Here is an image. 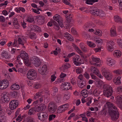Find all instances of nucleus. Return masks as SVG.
I'll list each match as a JSON object with an SVG mask.
<instances>
[{
    "label": "nucleus",
    "mask_w": 122,
    "mask_h": 122,
    "mask_svg": "<svg viewBox=\"0 0 122 122\" xmlns=\"http://www.w3.org/2000/svg\"><path fill=\"white\" fill-rule=\"evenodd\" d=\"M109 112L111 117V119L113 121H115L118 119L119 115L118 111L112 109H109Z\"/></svg>",
    "instance_id": "7ed1b4c3"
},
{
    "label": "nucleus",
    "mask_w": 122,
    "mask_h": 122,
    "mask_svg": "<svg viewBox=\"0 0 122 122\" xmlns=\"http://www.w3.org/2000/svg\"><path fill=\"white\" fill-rule=\"evenodd\" d=\"M121 77L119 76L117 77H116L114 78L113 80L114 82L116 83V84H119L121 83L120 79Z\"/></svg>",
    "instance_id": "6ab92c4d"
},
{
    "label": "nucleus",
    "mask_w": 122,
    "mask_h": 122,
    "mask_svg": "<svg viewBox=\"0 0 122 122\" xmlns=\"http://www.w3.org/2000/svg\"><path fill=\"white\" fill-rule=\"evenodd\" d=\"M53 93L52 94L53 96H55V93L57 92L58 91V89L56 87H54L53 88Z\"/></svg>",
    "instance_id": "a18cd8bd"
},
{
    "label": "nucleus",
    "mask_w": 122,
    "mask_h": 122,
    "mask_svg": "<svg viewBox=\"0 0 122 122\" xmlns=\"http://www.w3.org/2000/svg\"><path fill=\"white\" fill-rule=\"evenodd\" d=\"M10 95L12 97H16L17 96V92L12 91L10 93Z\"/></svg>",
    "instance_id": "7c9ffc66"
},
{
    "label": "nucleus",
    "mask_w": 122,
    "mask_h": 122,
    "mask_svg": "<svg viewBox=\"0 0 122 122\" xmlns=\"http://www.w3.org/2000/svg\"><path fill=\"white\" fill-rule=\"evenodd\" d=\"M57 108V106L53 103L52 104L49 103L48 107L49 110L50 111H52L53 112L56 111V109Z\"/></svg>",
    "instance_id": "ddd939ff"
},
{
    "label": "nucleus",
    "mask_w": 122,
    "mask_h": 122,
    "mask_svg": "<svg viewBox=\"0 0 122 122\" xmlns=\"http://www.w3.org/2000/svg\"><path fill=\"white\" fill-rule=\"evenodd\" d=\"M47 66L46 65H44L42 67H40L38 69L39 73L41 75H45L47 73Z\"/></svg>",
    "instance_id": "1a4fd4ad"
},
{
    "label": "nucleus",
    "mask_w": 122,
    "mask_h": 122,
    "mask_svg": "<svg viewBox=\"0 0 122 122\" xmlns=\"http://www.w3.org/2000/svg\"><path fill=\"white\" fill-rule=\"evenodd\" d=\"M46 108V106L45 105H40V106L36 107V109L35 110V112H40L44 111Z\"/></svg>",
    "instance_id": "4468645a"
},
{
    "label": "nucleus",
    "mask_w": 122,
    "mask_h": 122,
    "mask_svg": "<svg viewBox=\"0 0 122 122\" xmlns=\"http://www.w3.org/2000/svg\"><path fill=\"white\" fill-rule=\"evenodd\" d=\"M114 72L118 74H122V70H118L114 71Z\"/></svg>",
    "instance_id": "de8ad7c7"
},
{
    "label": "nucleus",
    "mask_w": 122,
    "mask_h": 122,
    "mask_svg": "<svg viewBox=\"0 0 122 122\" xmlns=\"http://www.w3.org/2000/svg\"><path fill=\"white\" fill-rule=\"evenodd\" d=\"M87 43L88 45L90 47L93 48L96 46L95 44L92 42L88 41L87 42Z\"/></svg>",
    "instance_id": "2f4dec72"
},
{
    "label": "nucleus",
    "mask_w": 122,
    "mask_h": 122,
    "mask_svg": "<svg viewBox=\"0 0 122 122\" xmlns=\"http://www.w3.org/2000/svg\"><path fill=\"white\" fill-rule=\"evenodd\" d=\"M91 12L94 15L96 14L97 15H99V14L103 13V11L102 10H98L94 9L91 10Z\"/></svg>",
    "instance_id": "a211bd4d"
},
{
    "label": "nucleus",
    "mask_w": 122,
    "mask_h": 122,
    "mask_svg": "<svg viewBox=\"0 0 122 122\" xmlns=\"http://www.w3.org/2000/svg\"><path fill=\"white\" fill-rule=\"evenodd\" d=\"M77 84L78 85V86L81 88H82L83 87V86H85V85H84L83 82H81V83H78Z\"/></svg>",
    "instance_id": "052dcab7"
},
{
    "label": "nucleus",
    "mask_w": 122,
    "mask_h": 122,
    "mask_svg": "<svg viewBox=\"0 0 122 122\" xmlns=\"http://www.w3.org/2000/svg\"><path fill=\"white\" fill-rule=\"evenodd\" d=\"M9 82L6 79L0 81V89L3 90L7 88L9 85Z\"/></svg>",
    "instance_id": "0eeeda50"
},
{
    "label": "nucleus",
    "mask_w": 122,
    "mask_h": 122,
    "mask_svg": "<svg viewBox=\"0 0 122 122\" xmlns=\"http://www.w3.org/2000/svg\"><path fill=\"white\" fill-rule=\"evenodd\" d=\"M80 48L84 52H87L88 49L86 47L84 46L83 44L81 43H80Z\"/></svg>",
    "instance_id": "393cba45"
},
{
    "label": "nucleus",
    "mask_w": 122,
    "mask_h": 122,
    "mask_svg": "<svg viewBox=\"0 0 122 122\" xmlns=\"http://www.w3.org/2000/svg\"><path fill=\"white\" fill-rule=\"evenodd\" d=\"M85 77L87 79H88L89 78V76L88 73L85 72L84 74Z\"/></svg>",
    "instance_id": "4d7b16f0"
},
{
    "label": "nucleus",
    "mask_w": 122,
    "mask_h": 122,
    "mask_svg": "<svg viewBox=\"0 0 122 122\" xmlns=\"http://www.w3.org/2000/svg\"><path fill=\"white\" fill-rule=\"evenodd\" d=\"M114 19L115 21L117 22H120L122 23V20L119 16H114Z\"/></svg>",
    "instance_id": "4be33fe9"
},
{
    "label": "nucleus",
    "mask_w": 122,
    "mask_h": 122,
    "mask_svg": "<svg viewBox=\"0 0 122 122\" xmlns=\"http://www.w3.org/2000/svg\"><path fill=\"white\" fill-rule=\"evenodd\" d=\"M92 59L93 61L96 62L97 63H99V61L100 59L99 58H96L93 56H92Z\"/></svg>",
    "instance_id": "ea45409f"
},
{
    "label": "nucleus",
    "mask_w": 122,
    "mask_h": 122,
    "mask_svg": "<svg viewBox=\"0 0 122 122\" xmlns=\"http://www.w3.org/2000/svg\"><path fill=\"white\" fill-rule=\"evenodd\" d=\"M10 88L12 90H18L20 88V87L19 85L15 83L11 86Z\"/></svg>",
    "instance_id": "b1692460"
},
{
    "label": "nucleus",
    "mask_w": 122,
    "mask_h": 122,
    "mask_svg": "<svg viewBox=\"0 0 122 122\" xmlns=\"http://www.w3.org/2000/svg\"><path fill=\"white\" fill-rule=\"evenodd\" d=\"M91 100L92 99L90 97H89L88 98L87 100L89 101L86 103L87 106H89L90 105V104L92 102Z\"/></svg>",
    "instance_id": "3c124183"
},
{
    "label": "nucleus",
    "mask_w": 122,
    "mask_h": 122,
    "mask_svg": "<svg viewBox=\"0 0 122 122\" xmlns=\"http://www.w3.org/2000/svg\"><path fill=\"white\" fill-rule=\"evenodd\" d=\"M113 29L112 28L110 30V35L112 36H115L117 35L115 30V26H114Z\"/></svg>",
    "instance_id": "aec40b11"
},
{
    "label": "nucleus",
    "mask_w": 122,
    "mask_h": 122,
    "mask_svg": "<svg viewBox=\"0 0 122 122\" xmlns=\"http://www.w3.org/2000/svg\"><path fill=\"white\" fill-rule=\"evenodd\" d=\"M5 18L3 16H0V21L1 22H3L5 21Z\"/></svg>",
    "instance_id": "864d4df0"
},
{
    "label": "nucleus",
    "mask_w": 122,
    "mask_h": 122,
    "mask_svg": "<svg viewBox=\"0 0 122 122\" xmlns=\"http://www.w3.org/2000/svg\"><path fill=\"white\" fill-rule=\"evenodd\" d=\"M63 3L67 5H69L70 6H72V5L68 2L67 0H64L63 1Z\"/></svg>",
    "instance_id": "49530a36"
},
{
    "label": "nucleus",
    "mask_w": 122,
    "mask_h": 122,
    "mask_svg": "<svg viewBox=\"0 0 122 122\" xmlns=\"http://www.w3.org/2000/svg\"><path fill=\"white\" fill-rule=\"evenodd\" d=\"M21 57L24 60V62L25 65L27 66L30 65V63L29 62V59L28 54L24 51H21L20 53Z\"/></svg>",
    "instance_id": "f03ea898"
},
{
    "label": "nucleus",
    "mask_w": 122,
    "mask_h": 122,
    "mask_svg": "<svg viewBox=\"0 0 122 122\" xmlns=\"http://www.w3.org/2000/svg\"><path fill=\"white\" fill-rule=\"evenodd\" d=\"M21 24L24 28H25L26 27V26H25V25L26 24L25 23L24 21L23 23L21 22Z\"/></svg>",
    "instance_id": "338daca9"
},
{
    "label": "nucleus",
    "mask_w": 122,
    "mask_h": 122,
    "mask_svg": "<svg viewBox=\"0 0 122 122\" xmlns=\"http://www.w3.org/2000/svg\"><path fill=\"white\" fill-rule=\"evenodd\" d=\"M27 20L29 22H32L34 21V19L33 16H29L27 19Z\"/></svg>",
    "instance_id": "473e14b6"
},
{
    "label": "nucleus",
    "mask_w": 122,
    "mask_h": 122,
    "mask_svg": "<svg viewBox=\"0 0 122 122\" xmlns=\"http://www.w3.org/2000/svg\"><path fill=\"white\" fill-rule=\"evenodd\" d=\"M67 23H69L72 20V17L70 16H66Z\"/></svg>",
    "instance_id": "72a5a7b5"
},
{
    "label": "nucleus",
    "mask_w": 122,
    "mask_h": 122,
    "mask_svg": "<svg viewBox=\"0 0 122 122\" xmlns=\"http://www.w3.org/2000/svg\"><path fill=\"white\" fill-rule=\"evenodd\" d=\"M81 92V94L82 95V96L83 97H84V98H85L86 97H87L89 93V92Z\"/></svg>",
    "instance_id": "a19ab883"
},
{
    "label": "nucleus",
    "mask_w": 122,
    "mask_h": 122,
    "mask_svg": "<svg viewBox=\"0 0 122 122\" xmlns=\"http://www.w3.org/2000/svg\"><path fill=\"white\" fill-rule=\"evenodd\" d=\"M70 84L69 82H66H66H65V83L64 82V83H62L61 84V86H62V85H64L65 86H66V87H67L70 86Z\"/></svg>",
    "instance_id": "09e8293b"
},
{
    "label": "nucleus",
    "mask_w": 122,
    "mask_h": 122,
    "mask_svg": "<svg viewBox=\"0 0 122 122\" xmlns=\"http://www.w3.org/2000/svg\"><path fill=\"white\" fill-rule=\"evenodd\" d=\"M101 51V48L99 47L96 49H95V51L96 52H100Z\"/></svg>",
    "instance_id": "774afa93"
},
{
    "label": "nucleus",
    "mask_w": 122,
    "mask_h": 122,
    "mask_svg": "<svg viewBox=\"0 0 122 122\" xmlns=\"http://www.w3.org/2000/svg\"><path fill=\"white\" fill-rule=\"evenodd\" d=\"M38 119L41 121H43L46 120L48 117L47 114L45 112H41L37 114Z\"/></svg>",
    "instance_id": "423d86ee"
},
{
    "label": "nucleus",
    "mask_w": 122,
    "mask_h": 122,
    "mask_svg": "<svg viewBox=\"0 0 122 122\" xmlns=\"http://www.w3.org/2000/svg\"><path fill=\"white\" fill-rule=\"evenodd\" d=\"M114 54L117 56H120L121 55V52L119 50H116L115 51Z\"/></svg>",
    "instance_id": "58836bf2"
},
{
    "label": "nucleus",
    "mask_w": 122,
    "mask_h": 122,
    "mask_svg": "<svg viewBox=\"0 0 122 122\" xmlns=\"http://www.w3.org/2000/svg\"><path fill=\"white\" fill-rule=\"evenodd\" d=\"M27 122H35L33 121V119L30 117H28L27 118Z\"/></svg>",
    "instance_id": "37998d69"
},
{
    "label": "nucleus",
    "mask_w": 122,
    "mask_h": 122,
    "mask_svg": "<svg viewBox=\"0 0 122 122\" xmlns=\"http://www.w3.org/2000/svg\"><path fill=\"white\" fill-rule=\"evenodd\" d=\"M102 74L107 80H111L112 78V75L109 72L105 70L102 71Z\"/></svg>",
    "instance_id": "9b49d317"
},
{
    "label": "nucleus",
    "mask_w": 122,
    "mask_h": 122,
    "mask_svg": "<svg viewBox=\"0 0 122 122\" xmlns=\"http://www.w3.org/2000/svg\"><path fill=\"white\" fill-rule=\"evenodd\" d=\"M107 64L109 66H111L115 64V61L113 60L110 58H108L107 59Z\"/></svg>",
    "instance_id": "5701e85b"
},
{
    "label": "nucleus",
    "mask_w": 122,
    "mask_h": 122,
    "mask_svg": "<svg viewBox=\"0 0 122 122\" xmlns=\"http://www.w3.org/2000/svg\"><path fill=\"white\" fill-rule=\"evenodd\" d=\"M66 75L65 74H64L62 72H61V74L60 76V77L61 78H64L66 76Z\"/></svg>",
    "instance_id": "680f3d73"
},
{
    "label": "nucleus",
    "mask_w": 122,
    "mask_h": 122,
    "mask_svg": "<svg viewBox=\"0 0 122 122\" xmlns=\"http://www.w3.org/2000/svg\"><path fill=\"white\" fill-rule=\"evenodd\" d=\"M56 78V77L54 75H52L51 76V80L52 81H54L55 80V79Z\"/></svg>",
    "instance_id": "bf43d9fd"
},
{
    "label": "nucleus",
    "mask_w": 122,
    "mask_h": 122,
    "mask_svg": "<svg viewBox=\"0 0 122 122\" xmlns=\"http://www.w3.org/2000/svg\"><path fill=\"white\" fill-rule=\"evenodd\" d=\"M76 72L78 74H80L81 73V70L80 68H78V69L76 70Z\"/></svg>",
    "instance_id": "0e129e2a"
},
{
    "label": "nucleus",
    "mask_w": 122,
    "mask_h": 122,
    "mask_svg": "<svg viewBox=\"0 0 122 122\" xmlns=\"http://www.w3.org/2000/svg\"><path fill=\"white\" fill-rule=\"evenodd\" d=\"M66 35V36L68 40L70 41H71L72 40H73V37L71 36V35L68 34H67Z\"/></svg>",
    "instance_id": "c9c22d12"
},
{
    "label": "nucleus",
    "mask_w": 122,
    "mask_h": 122,
    "mask_svg": "<svg viewBox=\"0 0 122 122\" xmlns=\"http://www.w3.org/2000/svg\"><path fill=\"white\" fill-rule=\"evenodd\" d=\"M117 102L119 107L122 108V96L117 97Z\"/></svg>",
    "instance_id": "dca6fc26"
},
{
    "label": "nucleus",
    "mask_w": 122,
    "mask_h": 122,
    "mask_svg": "<svg viewBox=\"0 0 122 122\" xmlns=\"http://www.w3.org/2000/svg\"><path fill=\"white\" fill-rule=\"evenodd\" d=\"M103 87L104 89V95L107 97L111 96L113 92L112 87L109 85L105 84L103 86Z\"/></svg>",
    "instance_id": "f257e3e1"
},
{
    "label": "nucleus",
    "mask_w": 122,
    "mask_h": 122,
    "mask_svg": "<svg viewBox=\"0 0 122 122\" xmlns=\"http://www.w3.org/2000/svg\"><path fill=\"white\" fill-rule=\"evenodd\" d=\"M114 42L113 41H110L107 44L108 50L110 51H112L114 50L113 46Z\"/></svg>",
    "instance_id": "2eb2a0df"
},
{
    "label": "nucleus",
    "mask_w": 122,
    "mask_h": 122,
    "mask_svg": "<svg viewBox=\"0 0 122 122\" xmlns=\"http://www.w3.org/2000/svg\"><path fill=\"white\" fill-rule=\"evenodd\" d=\"M29 62L30 63V65L32 63L36 67L39 66L41 63L39 58L37 57L31 58Z\"/></svg>",
    "instance_id": "39448f33"
},
{
    "label": "nucleus",
    "mask_w": 122,
    "mask_h": 122,
    "mask_svg": "<svg viewBox=\"0 0 122 122\" xmlns=\"http://www.w3.org/2000/svg\"><path fill=\"white\" fill-rule=\"evenodd\" d=\"M117 42L119 46L121 48H122V39H118L117 40Z\"/></svg>",
    "instance_id": "79ce46f5"
},
{
    "label": "nucleus",
    "mask_w": 122,
    "mask_h": 122,
    "mask_svg": "<svg viewBox=\"0 0 122 122\" xmlns=\"http://www.w3.org/2000/svg\"><path fill=\"white\" fill-rule=\"evenodd\" d=\"M100 92V91L95 89L93 92V94L95 96L97 97L99 95Z\"/></svg>",
    "instance_id": "f704fd0d"
},
{
    "label": "nucleus",
    "mask_w": 122,
    "mask_h": 122,
    "mask_svg": "<svg viewBox=\"0 0 122 122\" xmlns=\"http://www.w3.org/2000/svg\"><path fill=\"white\" fill-rule=\"evenodd\" d=\"M96 35H97L100 36H101L102 35V32L100 30H97L95 33Z\"/></svg>",
    "instance_id": "4c0bfd02"
},
{
    "label": "nucleus",
    "mask_w": 122,
    "mask_h": 122,
    "mask_svg": "<svg viewBox=\"0 0 122 122\" xmlns=\"http://www.w3.org/2000/svg\"><path fill=\"white\" fill-rule=\"evenodd\" d=\"M107 104L108 108L109 109V110L110 109H113L114 110H116L117 109L116 107L114 106L113 104L112 103L108 102L107 103Z\"/></svg>",
    "instance_id": "412c9836"
},
{
    "label": "nucleus",
    "mask_w": 122,
    "mask_h": 122,
    "mask_svg": "<svg viewBox=\"0 0 122 122\" xmlns=\"http://www.w3.org/2000/svg\"><path fill=\"white\" fill-rule=\"evenodd\" d=\"M30 38L33 40L36 39V34L33 32L31 33L30 34Z\"/></svg>",
    "instance_id": "c756f323"
},
{
    "label": "nucleus",
    "mask_w": 122,
    "mask_h": 122,
    "mask_svg": "<svg viewBox=\"0 0 122 122\" xmlns=\"http://www.w3.org/2000/svg\"><path fill=\"white\" fill-rule=\"evenodd\" d=\"M117 91L118 92H122V86H120L117 88Z\"/></svg>",
    "instance_id": "5fc2aeb1"
},
{
    "label": "nucleus",
    "mask_w": 122,
    "mask_h": 122,
    "mask_svg": "<svg viewBox=\"0 0 122 122\" xmlns=\"http://www.w3.org/2000/svg\"><path fill=\"white\" fill-rule=\"evenodd\" d=\"M66 68V69H68L70 67V65L69 63H66V64L63 65Z\"/></svg>",
    "instance_id": "6e6d98bb"
},
{
    "label": "nucleus",
    "mask_w": 122,
    "mask_h": 122,
    "mask_svg": "<svg viewBox=\"0 0 122 122\" xmlns=\"http://www.w3.org/2000/svg\"><path fill=\"white\" fill-rule=\"evenodd\" d=\"M68 106V104L66 103L63 105L60 106V107L58 108V112L59 113L62 112L66 110L68 108L67 106Z\"/></svg>",
    "instance_id": "f8f14e48"
},
{
    "label": "nucleus",
    "mask_w": 122,
    "mask_h": 122,
    "mask_svg": "<svg viewBox=\"0 0 122 122\" xmlns=\"http://www.w3.org/2000/svg\"><path fill=\"white\" fill-rule=\"evenodd\" d=\"M53 18L58 22L59 25L61 27H63L64 26L62 19V18L60 17V16H54Z\"/></svg>",
    "instance_id": "9d476101"
},
{
    "label": "nucleus",
    "mask_w": 122,
    "mask_h": 122,
    "mask_svg": "<svg viewBox=\"0 0 122 122\" xmlns=\"http://www.w3.org/2000/svg\"><path fill=\"white\" fill-rule=\"evenodd\" d=\"M2 100L4 103H7L10 101V98L7 94H4L2 97Z\"/></svg>",
    "instance_id": "f3484780"
},
{
    "label": "nucleus",
    "mask_w": 122,
    "mask_h": 122,
    "mask_svg": "<svg viewBox=\"0 0 122 122\" xmlns=\"http://www.w3.org/2000/svg\"><path fill=\"white\" fill-rule=\"evenodd\" d=\"M56 117V116L55 115H49V120L50 121L51 120L54 118H55Z\"/></svg>",
    "instance_id": "c03bdc74"
},
{
    "label": "nucleus",
    "mask_w": 122,
    "mask_h": 122,
    "mask_svg": "<svg viewBox=\"0 0 122 122\" xmlns=\"http://www.w3.org/2000/svg\"><path fill=\"white\" fill-rule=\"evenodd\" d=\"M37 21L38 22H41V23L44 22V19L45 17L43 16H37Z\"/></svg>",
    "instance_id": "a878e982"
},
{
    "label": "nucleus",
    "mask_w": 122,
    "mask_h": 122,
    "mask_svg": "<svg viewBox=\"0 0 122 122\" xmlns=\"http://www.w3.org/2000/svg\"><path fill=\"white\" fill-rule=\"evenodd\" d=\"M31 27L32 30H34L35 31H38L40 28L38 26L35 25H33Z\"/></svg>",
    "instance_id": "c85d7f7f"
},
{
    "label": "nucleus",
    "mask_w": 122,
    "mask_h": 122,
    "mask_svg": "<svg viewBox=\"0 0 122 122\" xmlns=\"http://www.w3.org/2000/svg\"><path fill=\"white\" fill-rule=\"evenodd\" d=\"M98 0H86V3L87 4L92 5L93 3L97 2Z\"/></svg>",
    "instance_id": "cd10ccee"
},
{
    "label": "nucleus",
    "mask_w": 122,
    "mask_h": 122,
    "mask_svg": "<svg viewBox=\"0 0 122 122\" xmlns=\"http://www.w3.org/2000/svg\"><path fill=\"white\" fill-rule=\"evenodd\" d=\"M51 21H52L53 24L54 25V27L57 25H58V23L54 20H51Z\"/></svg>",
    "instance_id": "13d9d810"
},
{
    "label": "nucleus",
    "mask_w": 122,
    "mask_h": 122,
    "mask_svg": "<svg viewBox=\"0 0 122 122\" xmlns=\"http://www.w3.org/2000/svg\"><path fill=\"white\" fill-rule=\"evenodd\" d=\"M71 30V32L73 34L76 35L77 34V32L74 29L72 28Z\"/></svg>",
    "instance_id": "e2e57ef3"
},
{
    "label": "nucleus",
    "mask_w": 122,
    "mask_h": 122,
    "mask_svg": "<svg viewBox=\"0 0 122 122\" xmlns=\"http://www.w3.org/2000/svg\"><path fill=\"white\" fill-rule=\"evenodd\" d=\"M2 13L4 15H7L8 14V13L7 11L5 10H4L2 12Z\"/></svg>",
    "instance_id": "69168bd1"
},
{
    "label": "nucleus",
    "mask_w": 122,
    "mask_h": 122,
    "mask_svg": "<svg viewBox=\"0 0 122 122\" xmlns=\"http://www.w3.org/2000/svg\"><path fill=\"white\" fill-rule=\"evenodd\" d=\"M15 10L18 13L20 12V11H21L23 12H24L25 11V10L24 8L22 7H20L18 8H16L15 9Z\"/></svg>",
    "instance_id": "bb28decb"
},
{
    "label": "nucleus",
    "mask_w": 122,
    "mask_h": 122,
    "mask_svg": "<svg viewBox=\"0 0 122 122\" xmlns=\"http://www.w3.org/2000/svg\"><path fill=\"white\" fill-rule=\"evenodd\" d=\"M19 104L17 100H12L10 102L9 107L12 110L15 109Z\"/></svg>",
    "instance_id": "6e6552de"
},
{
    "label": "nucleus",
    "mask_w": 122,
    "mask_h": 122,
    "mask_svg": "<svg viewBox=\"0 0 122 122\" xmlns=\"http://www.w3.org/2000/svg\"><path fill=\"white\" fill-rule=\"evenodd\" d=\"M61 95L60 94L57 95L56 97H55V99L56 101L57 102H59V101L60 99Z\"/></svg>",
    "instance_id": "e433bc0d"
},
{
    "label": "nucleus",
    "mask_w": 122,
    "mask_h": 122,
    "mask_svg": "<svg viewBox=\"0 0 122 122\" xmlns=\"http://www.w3.org/2000/svg\"><path fill=\"white\" fill-rule=\"evenodd\" d=\"M36 71L33 69H30L27 74V78L30 80H33L37 77Z\"/></svg>",
    "instance_id": "20e7f679"
},
{
    "label": "nucleus",
    "mask_w": 122,
    "mask_h": 122,
    "mask_svg": "<svg viewBox=\"0 0 122 122\" xmlns=\"http://www.w3.org/2000/svg\"><path fill=\"white\" fill-rule=\"evenodd\" d=\"M1 56L3 58L5 57V58L9 59L10 58V57L8 56V54L6 53Z\"/></svg>",
    "instance_id": "603ef678"
},
{
    "label": "nucleus",
    "mask_w": 122,
    "mask_h": 122,
    "mask_svg": "<svg viewBox=\"0 0 122 122\" xmlns=\"http://www.w3.org/2000/svg\"><path fill=\"white\" fill-rule=\"evenodd\" d=\"M18 41L19 44H21L22 46L24 45L23 42L20 38H18Z\"/></svg>",
    "instance_id": "8fccbe9b"
}]
</instances>
